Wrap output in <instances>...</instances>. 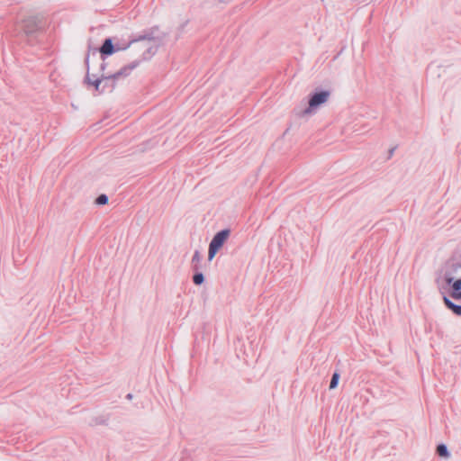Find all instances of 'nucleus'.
Masks as SVG:
<instances>
[{
  "mask_svg": "<svg viewBox=\"0 0 461 461\" xmlns=\"http://www.w3.org/2000/svg\"><path fill=\"white\" fill-rule=\"evenodd\" d=\"M158 32V27H153L146 32L142 35H139L136 38L130 39L128 41L121 40L117 37L106 38L103 44L93 51V55L95 54L96 51L100 52L102 56H111L117 51L127 50L131 44L144 41V48L147 50L149 55H155L157 51V45L155 43V40L157 39L156 33Z\"/></svg>",
  "mask_w": 461,
  "mask_h": 461,
  "instance_id": "1",
  "label": "nucleus"
},
{
  "mask_svg": "<svg viewBox=\"0 0 461 461\" xmlns=\"http://www.w3.org/2000/svg\"><path fill=\"white\" fill-rule=\"evenodd\" d=\"M113 77L111 72L104 71V59H88L87 62V78L92 84L98 87L103 78Z\"/></svg>",
  "mask_w": 461,
  "mask_h": 461,
  "instance_id": "2",
  "label": "nucleus"
},
{
  "mask_svg": "<svg viewBox=\"0 0 461 461\" xmlns=\"http://www.w3.org/2000/svg\"><path fill=\"white\" fill-rule=\"evenodd\" d=\"M41 25L36 18L30 17L23 21L22 25L23 34L29 43L32 44L34 39L40 33Z\"/></svg>",
  "mask_w": 461,
  "mask_h": 461,
  "instance_id": "3",
  "label": "nucleus"
},
{
  "mask_svg": "<svg viewBox=\"0 0 461 461\" xmlns=\"http://www.w3.org/2000/svg\"><path fill=\"white\" fill-rule=\"evenodd\" d=\"M230 236L229 230H222L219 231L212 240L209 245L208 259L212 260L217 252L221 249Z\"/></svg>",
  "mask_w": 461,
  "mask_h": 461,
  "instance_id": "4",
  "label": "nucleus"
},
{
  "mask_svg": "<svg viewBox=\"0 0 461 461\" xmlns=\"http://www.w3.org/2000/svg\"><path fill=\"white\" fill-rule=\"evenodd\" d=\"M330 95L329 91H321L314 94L309 100V107L306 110V113H311L312 109L325 104L328 101Z\"/></svg>",
  "mask_w": 461,
  "mask_h": 461,
  "instance_id": "5",
  "label": "nucleus"
},
{
  "mask_svg": "<svg viewBox=\"0 0 461 461\" xmlns=\"http://www.w3.org/2000/svg\"><path fill=\"white\" fill-rule=\"evenodd\" d=\"M447 284H452V294L451 296L455 299H461V277L454 279L453 277H447Z\"/></svg>",
  "mask_w": 461,
  "mask_h": 461,
  "instance_id": "6",
  "label": "nucleus"
},
{
  "mask_svg": "<svg viewBox=\"0 0 461 461\" xmlns=\"http://www.w3.org/2000/svg\"><path fill=\"white\" fill-rule=\"evenodd\" d=\"M444 303L446 306L451 310L455 314L461 315V305L453 303L448 298L444 297Z\"/></svg>",
  "mask_w": 461,
  "mask_h": 461,
  "instance_id": "7",
  "label": "nucleus"
},
{
  "mask_svg": "<svg viewBox=\"0 0 461 461\" xmlns=\"http://www.w3.org/2000/svg\"><path fill=\"white\" fill-rule=\"evenodd\" d=\"M437 453L438 454V456L443 457L448 456V452L445 445H438L437 447Z\"/></svg>",
  "mask_w": 461,
  "mask_h": 461,
  "instance_id": "8",
  "label": "nucleus"
},
{
  "mask_svg": "<svg viewBox=\"0 0 461 461\" xmlns=\"http://www.w3.org/2000/svg\"><path fill=\"white\" fill-rule=\"evenodd\" d=\"M107 203H108V197L105 194L99 195L95 200V203L98 205H104V204H106Z\"/></svg>",
  "mask_w": 461,
  "mask_h": 461,
  "instance_id": "9",
  "label": "nucleus"
},
{
  "mask_svg": "<svg viewBox=\"0 0 461 461\" xmlns=\"http://www.w3.org/2000/svg\"><path fill=\"white\" fill-rule=\"evenodd\" d=\"M195 285H201L203 282V276L201 273L195 274L193 277Z\"/></svg>",
  "mask_w": 461,
  "mask_h": 461,
  "instance_id": "10",
  "label": "nucleus"
},
{
  "mask_svg": "<svg viewBox=\"0 0 461 461\" xmlns=\"http://www.w3.org/2000/svg\"><path fill=\"white\" fill-rule=\"evenodd\" d=\"M338 381H339V375L337 373H335L332 375V378H331V381H330V389L335 388L337 386V384H338Z\"/></svg>",
  "mask_w": 461,
  "mask_h": 461,
  "instance_id": "11",
  "label": "nucleus"
},
{
  "mask_svg": "<svg viewBox=\"0 0 461 461\" xmlns=\"http://www.w3.org/2000/svg\"><path fill=\"white\" fill-rule=\"evenodd\" d=\"M194 258H198V253L197 252L195 253Z\"/></svg>",
  "mask_w": 461,
  "mask_h": 461,
  "instance_id": "12",
  "label": "nucleus"
},
{
  "mask_svg": "<svg viewBox=\"0 0 461 461\" xmlns=\"http://www.w3.org/2000/svg\"><path fill=\"white\" fill-rule=\"evenodd\" d=\"M194 258H198V253L197 252L195 253Z\"/></svg>",
  "mask_w": 461,
  "mask_h": 461,
  "instance_id": "13",
  "label": "nucleus"
}]
</instances>
